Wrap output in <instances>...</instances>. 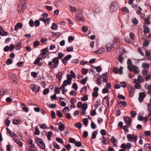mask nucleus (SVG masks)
<instances>
[{
	"label": "nucleus",
	"mask_w": 151,
	"mask_h": 151,
	"mask_svg": "<svg viewBox=\"0 0 151 151\" xmlns=\"http://www.w3.org/2000/svg\"><path fill=\"white\" fill-rule=\"evenodd\" d=\"M59 64V60L57 57H55L52 60V62H48V65L53 68H57Z\"/></svg>",
	"instance_id": "nucleus-1"
},
{
	"label": "nucleus",
	"mask_w": 151,
	"mask_h": 151,
	"mask_svg": "<svg viewBox=\"0 0 151 151\" xmlns=\"http://www.w3.org/2000/svg\"><path fill=\"white\" fill-rule=\"evenodd\" d=\"M27 8L25 1H20L18 5L17 10L19 12H22Z\"/></svg>",
	"instance_id": "nucleus-2"
},
{
	"label": "nucleus",
	"mask_w": 151,
	"mask_h": 151,
	"mask_svg": "<svg viewBox=\"0 0 151 151\" xmlns=\"http://www.w3.org/2000/svg\"><path fill=\"white\" fill-rule=\"evenodd\" d=\"M119 8L118 3L116 1L113 2L110 6V11L113 12L116 11Z\"/></svg>",
	"instance_id": "nucleus-3"
},
{
	"label": "nucleus",
	"mask_w": 151,
	"mask_h": 151,
	"mask_svg": "<svg viewBox=\"0 0 151 151\" xmlns=\"http://www.w3.org/2000/svg\"><path fill=\"white\" fill-rule=\"evenodd\" d=\"M127 137L128 140L129 142H132L133 140L136 143L137 140V137L134 135L132 136L131 134H129L127 135Z\"/></svg>",
	"instance_id": "nucleus-4"
},
{
	"label": "nucleus",
	"mask_w": 151,
	"mask_h": 151,
	"mask_svg": "<svg viewBox=\"0 0 151 151\" xmlns=\"http://www.w3.org/2000/svg\"><path fill=\"white\" fill-rule=\"evenodd\" d=\"M30 88L34 92L37 93L39 90L40 87L34 84H32L30 86Z\"/></svg>",
	"instance_id": "nucleus-5"
},
{
	"label": "nucleus",
	"mask_w": 151,
	"mask_h": 151,
	"mask_svg": "<svg viewBox=\"0 0 151 151\" xmlns=\"http://www.w3.org/2000/svg\"><path fill=\"white\" fill-rule=\"evenodd\" d=\"M37 144L40 146V147L42 149H44L45 148V143L43 142L42 139H39L37 142Z\"/></svg>",
	"instance_id": "nucleus-6"
},
{
	"label": "nucleus",
	"mask_w": 151,
	"mask_h": 151,
	"mask_svg": "<svg viewBox=\"0 0 151 151\" xmlns=\"http://www.w3.org/2000/svg\"><path fill=\"white\" fill-rule=\"evenodd\" d=\"M76 19L77 21L82 20L83 19V16L81 12H77L76 14Z\"/></svg>",
	"instance_id": "nucleus-7"
},
{
	"label": "nucleus",
	"mask_w": 151,
	"mask_h": 151,
	"mask_svg": "<svg viewBox=\"0 0 151 151\" xmlns=\"http://www.w3.org/2000/svg\"><path fill=\"white\" fill-rule=\"evenodd\" d=\"M127 88L129 93V96L131 97H133L134 95V91L132 86L129 85L127 86Z\"/></svg>",
	"instance_id": "nucleus-8"
},
{
	"label": "nucleus",
	"mask_w": 151,
	"mask_h": 151,
	"mask_svg": "<svg viewBox=\"0 0 151 151\" xmlns=\"http://www.w3.org/2000/svg\"><path fill=\"white\" fill-rule=\"evenodd\" d=\"M124 120L126 127H128L131 124L132 119L129 117H126L124 118Z\"/></svg>",
	"instance_id": "nucleus-9"
},
{
	"label": "nucleus",
	"mask_w": 151,
	"mask_h": 151,
	"mask_svg": "<svg viewBox=\"0 0 151 151\" xmlns=\"http://www.w3.org/2000/svg\"><path fill=\"white\" fill-rule=\"evenodd\" d=\"M146 96V95L144 92H140L139 94V102L141 103L144 100V99Z\"/></svg>",
	"instance_id": "nucleus-10"
},
{
	"label": "nucleus",
	"mask_w": 151,
	"mask_h": 151,
	"mask_svg": "<svg viewBox=\"0 0 151 151\" xmlns=\"http://www.w3.org/2000/svg\"><path fill=\"white\" fill-rule=\"evenodd\" d=\"M143 27L144 32L145 34L148 33L150 32V28L148 27V26L145 23L143 24Z\"/></svg>",
	"instance_id": "nucleus-11"
},
{
	"label": "nucleus",
	"mask_w": 151,
	"mask_h": 151,
	"mask_svg": "<svg viewBox=\"0 0 151 151\" xmlns=\"http://www.w3.org/2000/svg\"><path fill=\"white\" fill-rule=\"evenodd\" d=\"M111 141L113 143L112 144V146L113 147L116 146L117 144V142L116 140H115V138L113 137L112 136L110 139Z\"/></svg>",
	"instance_id": "nucleus-12"
},
{
	"label": "nucleus",
	"mask_w": 151,
	"mask_h": 151,
	"mask_svg": "<svg viewBox=\"0 0 151 151\" xmlns=\"http://www.w3.org/2000/svg\"><path fill=\"white\" fill-rule=\"evenodd\" d=\"M71 84L70 82H68V81L65 80L64 81L63 84L60 86V87H61L63 89L64 88H65V86H66L68 85H70Z\"/></svg>",
	"instance_id": "nucleus-13"
},
{
	"label": "nucleus",
	"mask_w": 151,
	"mask_h": 151,
	"mask_svg": "<svg viewBox=\"0 0 151 151\" xmlns=\"http://www.w3.org/2000/svg\"><path fill=\"white\" fill-rule=\"evenodd\" d=\"M13 140L19 147H22V142L19 140L15 138H13Z\"/></svg>",
	"instance_id": "nucleus-14"
},
{
	"label": "nucleus",
	"mask_w": 151,
	"mask_h": 151,
	"mask_svg": "<svg viewBox=\"0 0 151 151\" xmlns=\"http://www.w3.org/2000/svg\"><path fill=\"white\" fill-rule=\"evenodd\" d=\"M61 122H60L58 124H60L59 126L58 129L60 131H63L65 129V127L64 124H61Z\"/></svg>",
	"instance_id": "nucleus-15"
},
{
	"label": "nucleus",
	"mask_w": 151,
	"mask_h": 151,
	"mask_svg": "<svg viewBox=\"0 0 151 151\" xmlns=\"http://www.w3.org/2000/svg\"><path fill=\"white\" fill-rule=\"evenodd\" d=\"M145 55L147 57V59L149 60H151V56H150V52L146 50L145 51Z\"/></svg>",
	"instance_id": "nucleus-16"
},
{
	"label": "nucleus",
	"mask_w": 151,
	"mask_h": 151,
	"mask_svg": "<svg viewBox=\"0 0 151 151\" xmlns=\"http://www.w3.org/2000/svg\"><path fill=\"white\" fill-rule=\"evenodd\" d=\"M147 107L148 111L149 112L148 116L150 117L151 116V103L148 104Z\"/></svg>",
	"instance_id": "nucleus-17"
},
{
	"label": "nucleus",
	"mask_w": 151,
	"mask_h": 151,
	"mask_svg": "<svg viewBox=\"0 0 151 151\" xmlns=\"http://www.w3.org/2000/svg\"><path fill=\"white\" fill-rule=\"evenodd\" d=\"M37 149L34 145L30 146L28 148V151H37Z\"/></svg>",
	"instance_id": "nucleus-18"
},
{
	"label": "nucleus",
	"mask_w": 151,
	"mask_h": 151,
	"mask_svg": "<svg viewBox=\"0 0 151 151\" xmlns=\"http://www.w3.org/2000/svg\"><path fill=\"white\" fill-rule=\"evenodd\" d=\"M142 66L144 69H147L149 68L150 64L146 63H144L142 64Z\"/></svg>",
	"instance_id": "nucleus-19"
},
{
	"label": "nucleus",
	"mask_w": 151,
	"mask_h": 151,
	"mask_svg": "<svg viewBox=\"0 0 151 151\" xmlns=\"http://www.w3.org/2000/svg\"><path fill=\"white\" fill-rule=\"evenodd\" d=\"M22 24L21 23H17L15 26V30H17L18 28H19V29L21 28L22 27Z\"/></svg>",
	"instance_id": "nucleus-20"
},
{
	"label": "nucleus",
	"mask_w": 151,
	"mask_h": 151,
	"mask_svg": "<svg viewBox=\"0 0 151 151\" xmlns=\"http://www.w3.org/2000/svg\"><path fill=\"white\" fill-rule=\"evenodd\" d=\"M51 29L53 30H56L58 29V26L56 23H53L52 25Z\"/></svg>",
	"instance_id": "nucleus-21"
},
{
	"label": "nucleus",
	"mask_w": 151,
	"mask_h": 151,
	"mask_svg": "<svg viewBox=\"0 0 151 151\" xmlns=\"http://www.w3.org/2000/svg\"><path fill=\"white\" fill-rule=\"evenodd\" d=\"M21 105L22 106V109L23 111L26 113H27L29 111V109L26 107L24 104H22Z\"/></svg>",
	"instance_id": "nucleus-22"
},
{
	"label": "nucleus",
	"mask_w": 151,
	"mask_h": 151,
	"mask_svg": "<svg viewBox=\"0 0 151 151\" xmlns=\"http://www.w3.org/2000/svg\"><path fill=\"white\" fill-rule=\"evenodd\" d=\"M112 45L111 44H107L106 45V50L108 51H110L111 50Z\"/></svg>",
	"instance_id": "nucleus-23"
},
{
	"label": "nucleus",
	"mask_w": 151,
	"mask_h": 151,
	"mask_svg": "<svg viewBox=\"0 0 151 151\" xmlns=\"http://www.w3.org/2000/svg\"><path fill=\"white\" fill-rule=\"evenodd\" d=\"M102 142L105 144H107L109 143V141L106 139L104 137H102V139L101 140Z\"/></svg>",
	"instance_id": "nucleus-24"
},
{
	"label": "nucleus",
	"mask_w": 151,
	"mask_h": 151,
	"mask_svg": "<svg viewBox=\"0 0 151 151\" xmlns=\"http://www.w3.org/2000/svg\"><path fill=\"white\" fill-rule=\"evenodd\" d=\"M119 104L120 105V107H122V106L125 107L127 106V103L125 101H121L119 103Z\"/></svg>",
	"instance_id": "nucleus-25"
},
{
	"label": "nucleus",
	"mask_w": 151,
	"mask_h": 151,
	"mask_svg": "<svg viewBox=\"0 0 151 151\" xmlns=\"http://www.w3.org/2000/svg\"><path fill=\"white\" fill-rule=\"evenodd\" d=\"M41 51L42 52V53L44 55L46 54L47 53H48L49 52V51L47 50V48L43 49L41 50Z\"/></svg>",
	"instance_id": "nucleus-26"
},
{
	"label": "nucleus",
	"mask_w": 151,
	"mask_h": 151,
	"mask_svg": "<svg viewBox=\"0 0 151 151\" xmlns=\"http://www.w3.org/2000/svg\"><path fill=\"white\" fill-rule=\"evenodd\" d=\"M62 73L61 72H59L56 75V77L58 78L60 81L62 78Z\"/></svg>",
	"instance_id": "nucleus-27"
},
{
	"label": "nucleus",
	"mask_w": 151,
	"mask_h": 151,
	"mask_svg": "<svg viewBox=\"0 0 151 151\" xmlns=\"http://www.w3.org/2000/svg\"><path fill=\"white\" fill-rule=\"evenodd\" d=\"M82 123L78 122L75 124L74 126L78 129H81L82 127Z\"/></svg>",
	"instance_id": "nucleus-28"
},
{
	"label": "nucleus",
	"mask_w": 151,
	"mask_h": 151,
	"mask_svg": "<svg viewBox=\"0 0 151 151\" xmlns=\"http://www.w3.org/2000/svg\"><path fill=\"white\" fill-rule=\"evenodd\" d=\"M83 124L86 127H87L88 123V120L87 118H85L83 119Z\"/></svg>",
	"instance_id": "nucleus-29"
},
{
	"label": "nucleus",
	"mask_w": 151,
	"mask_h": 151,
	"mask_svg": "<svg viewBox=\"0 0 151 151\" xmlns=\"http://www.w3.org/2000/svg\"><path fill=\"white\" fill-rule=\"evenodd\" d=\"M21 45L20 42H18L15 45L16 47V48H15L17 50H19L21 47Z\"/></svg>",
	"instance_id": "nucleus-30"
},
{
	"label": "nucleus",
	"mask_w": 151,
	"mask_h": 151,
	"mask_svg": "<svg viewBox=\"0 0 151 151\" xmlns=\"http://www.w3.org/2000/svg\"><path fill=\"white\" fill-rule=\"evenodd\" d=\"M133 72L136 74H137L138 73V68L135 66L133 65Z\"/></svg>",
	"instance_id": "nucleus-31"
},
{
	"label": "nucleus",
	"mask_w": 151,
	"mask_h": 151,
	"mask_svg": "<svg viewBox=\"0 0 151 151\" xmlns=\"http://www.w3.org/2000/svg\"><path fill=\"white\" fill-rule=\"evenodd\" d=\"M72 57V56L71 55H68L64 57L63 59L67 61L69 60Z\"/></svg>",
	"instance_id": "nucleus-32"
},
{
	"label": "nucleus",
	"mask_w": 151,
	"mask_h": 151,
	"mask_svg": "<svg viewBox=\"0 0 151 151\" xmlns=\"http://www.w3.org/2000/svg\"><path fill=\"white\" fill-rule=\"evenodd\" d=\"M97 133V131L96 130L94 131L93 132L92 135V139H94L95 138Z\"/></svg>",
	"instance_id": "nucleus-33"
},
{
	"label": "nucleus",
	"mask_w": 151,
	"mask_h": 151,
	"mask_svg": "<svg viewBox=\"0 0 151 151\" xmlns=\"http://www.w3.org/2000/svg\"><path fill=\"white\" fill-rule=\"evenodd\" d=\"M137 80L139 82H142L144 81V79L143 77L141 76H138Z\"/></svg>",
	"instance_id": "nucleus-34"
},
{
	"label": "nucleus",
	"mask_w": 151,
	"mask_h": 151,
	"mask_svg": "<svg viewBox=\"0 0 151 151\" xmlns=\"http://www.w3.org/2000/svg\"><path fill=\"white\" fill-rule=\"evenodd\" d=\"M72 77L69 74H68L67 76V81H68V82H70L71 83V80H72Z\"/></svg>",
	"instance_id": "nucleus-35"
},
{
	"label": "nucleus",
	"mask_w": 151,
	"mask_h": 151,
	"mask_svg": "<svg viewBox=\"0 0 151 151\" xmlns=\"http://www.w3.org/2000/svg\"><path fill=\"white\" fill-rule=\"evenodd\" d=\"M64 55V54H63L61 52H59L58 53V57L57 58L59 60V59H61Z\"/></svg>",
	"instance_id": "nucleus-36"
},
{
	"label": "nucleus",
	"mask_w": 151,
	"mask_h": 151,
	"mask_svg": "<svg viewBox=\"0 0 151 151\" xmlns=\"http://www.w3.org/2000/svg\"><path fill=\"white\" fill-rule=\"evenodd\" d=\"M13 62V60L11 58H9L7 59L6 64L7 65H9L11 64Z\"/></svg>",
	"instance_id": "nucleus-37"
},
{
	"label": "nucleus",
	"mask_w": 151,
	"mask_h": 151,
	"mask_svg": "<svg viewBox=\"0 0 151 151\" xmlns=\"http://www.w3.org/2000/svg\"><path fill=\"white\" fill-rule=\"evenodd\" d=\"M147 89L148 90V93L149 96L151 95V86H147Z\"/></svg>",
	"instance_id": "nucleus-38"
},
{
	"label": "nucleus",
	"mask_w": 151,
	"mask_h": 151,
	"mask_svg": "<svg viewBox=\"0 0 151 151\" xmlns=\"http://www.w3.org/2000/svg\"><path fill=\"white\" fill-rule=\"evenodd\" d=\"M29 24L30 26L31 27H33L34 25V21L32 19H31L29 21Z\"/></svg>",
	"instance_id": "nucleus-39"
},
{
	"label": "nucleus",
	"mask_w": 151,
	"mask_h": 151,
	"mask_svg": "<svg viewBox=\"0 0 151 151\" xmlns=\"http://www.w3.org/2000/svg\"><path fill=\"white\" fill-rule=\"evenodd\" d=\"M94 68L96 69V71L98 73L100 72L102 70L101 67L100 66L94 67Z\"/></svg>",
	"instance_id": "nucleus-40"
},
{
	"label": "nucleus",
	"mask_w": 151,
	"mask_h": 151,
	"mask_svg": "<svg viewBox=\"0 0 151 151\" xmlns=\"http://www.w3.org/2000/svg\"><path fill=\"white\" fill-rule=\"evenodd\" d=\"M44 55L43 54L41 53L38 55V58H39L40 60H42L45 58V56H44Z\"/></svg>",
	"instance_id": "nucleus-41"
},
{
	"label": "nucleus",
	"mask_w": 151,
	"mask_h": 151,
	"mask_svg": "<svg viewBox=\"0 0 151 151\" xmlns=\"http://www.w3.org/2000/svg\"><path fill=\"white\" fill-rule=\"evenodd\" d=\"M106 73H105L104 74H102L101 76L100 77V78H102L103 79V81L105 83H106L107 82V80L105 78H103L102 77L103 76H105V77L106 76V75H105V74Z\"/></svg>",
	"instance_id": "nucleus-42"
},
{
	"label": "nucleus",
	"mask_w": 151,
	"mask_h": 151,
	"mask_svg": "<svg viewBox=\"0 0 151 151\" xmlns=\"http://www.w3.org/2000/svg\"><path fill=\"white\" fill-rule=\"evenodd\" d=\"M56 114L59 118H61L63 114L59 110L57 111Z\"/></svg>",
	"instance_id": "nucleus-43"
},
{
	"label": "nucleus",
	"mask_w": 151,
	"mask_h": 151,
	"mask_svg": "<svg viewBox=\"0 0 151 151\" xmlns=\"http://www.w3.org/2000/svg\"><path fill=\"white\" fill-rule=\"evenodd\" d=\"M144 21L146 24H150L151 23L149 19L148 18H145L144 19Z\"/></svg>",
	"instance_id": "nucleus-44"
},
{
	"label": "nucleus",
	"mask_w": 151,
	"mask_h": 151,
	"mask_svg": "<svg viewBox=\"0 0 151 151\" xmlns=\"http://www.w3.org/2000/svg\"><path fill=\"white\" fill-rule=\"evenodd\" d=\"M130 38L132 40H134L135 39L134 35V33L130 32L129 34Z\"/></svg>",
	"instance_id": "nucleus-45"
},
{
	"label": "nucleus",
	"mask_w": 151,
	"mask_h": 151,
	"mask_svg": "<svg viewBox=\"0 0 151 151\" xmlns=\"http://www.w3.org/2000/svg\"><path fill=\"white\" fill-rule=\"evenodd\" d=\"M60 88L56 87L55 90V93L56 94H58L59 93L60 91Z\"/></svg>",
	"instance_id": "nucleus-46"
},
{
	"label": "nucleus",
	"mask_w": 151,
	"mask_h": 151,
	"mask_svg": "<svg viewBox=\"0 0 151 151\" xmlns=\"http://www.w3.org/2000/svg\"><path fill=\"white\" fill-rule=\"evenodd\" d=\"M40 132L38 128L36 127L35 129V135H38L40 134Z\"/></svg>",
	"instance_id": "nucleus-47"
},
{
	"label": "nucleus",
	"mask_w": 151,
	"mask_h": 151,
	"mask_svg": "<svg viewBox=\"0 0 151 151\" xmlns=\"http://www.w3.org/2000/svg\"><path fill=\"white\" fill-rule=\"evenodd\" d=\"M75 145V146L77 147H80L81 146L82 143L80 142H76Z\"/></svg>",
	"instance_id": "nucleus-48"
},
{
	"label": "nucleus",
	"mask_w": 151,
	"mask_h": 151,
	"mask_svg": "<svg viewBox=\"0 0 151 151\" xmlns=\"http://www.w3.org/2000/svg\"><path fill=\"white\" fill-rule=\"evenodd\" d=\"M56 140L58 142L62 144L63 142V140L60 138L57 137L56 138Z\"/></svg>",
	"instance_id": "nucleus-49"
},
{
	"label": "nucleus",
	"mask_w": 151,
	"mask_h": 151,
	"mask_svg": "<svg viewBox=\"0 0 151 151\" xmlns=\"http://www.w3.org/2000/svg\"><path fill=\"white\" fill-rule=\"evenodd\" d=\"M53 146L56 148L57 149H59L60 148V147L55 142H53Z\"/></svg>",
	"instance_id": "nucleus-50"
},
{
	"label": "nucleus",
	"mask_w": 151,
	"mask_h": 151,
	"mask_svg": "<svg viewBox=\"0 0 151 151\" xmlns=\"http://www.w3.org/2000/svg\"><path fill=\"white\" fill-rule=\"evenodd\" d=\"M121 87L124 88H125L126 87V83L125 82H121L120 83Z\"/></svg>",
	"instance_id": "nucleus-51"
},
{
	"label": "nucleus",
	"mask_w": 151,
	"mask_h": 151,
	"mask_svg": "<svg viewBox=\"0 0 151 151\" xmlns=\"http://www.w3.org/2000/svg\"><path fill=\"white\" fill-rule=\"evenodd\" d=\"M151 77V75L149 74H147L145 76V79L146 81H147L148 80L150 79Z\"/></svg>",
	"instance_id": "nucleus-52"
},
{
	"label": "nucleus",
	"mask_w": 151,
	"mask_h": 151,
	"mask_svg": "<svg viewBox=\"0 0 151 151\" xmlns=\"http://www.w3.org/2000/svg\"><path fill=\"white\" fill-rule=\"evenodd\" d=\"M76 141V139L71 137L69 139V142L71 143L75 144Z\"/></svg>",
	"instance_id": "nucleus-53"
},
{
	"label": "nucleus",
	"mask_w": 151,
	"mask_h": 151,
	"mask_svg": "<svg viewBox=\"0 0 151 151\" xmlns=\"http://www.w3.org/2000/svg\"><path fill=\"white\" fill-rule=\"evenodd\" d=\"M113 72L118 74L119 71V69L117 68L114 67L113 68Z\"/></svg>",
	"instance_id": "nucleus-54"
},
{
	"label": "nucleus",
	"mask_w": 151,
	"mask_h": 151,
	"mask_svg": "<svg viewBox=\"0 0 151 151\" xmlns=\"http://www.w3.org/2000/svg\"><path fill=\"white\" fill-rule=\"evenodd\" d=\"M124 59V58L122 56V55H120L119 56V60L120 63H122Z\"/></svg>",
	"instance_id": "nucleus-55"
},
{
	"label": "nucleus",
	"mask_w": 151,
	"mask_h": 151,
	"mask_svg": "<svg viewBox=\"0 0 151 151\" xmlns=\"http://www.w3.org/2000/svg\"><path fill=\"white\" fill-rule=\"evenodd\" d=\"M79 60L77 59H74L71 60V63H75L77 64L78 63Z\"/></svg>",
	"instance_id": "nucleus-56"
},
{
	"label": "nucleus",
	"mask_w": 151,
	"mask_h": 151,
	"mask_svg": "<svg viewBox=\"0 0 151 151\" xmlns=\"http://www.w3.org/2000/svg\"><path fill=\"white\" fill-rule=\"evenodd\" d=\"M148 73V71L147 70L144 69L142 70L141 73L143 75H145L147 74Z\"/></svg>",
	"instance_id": "nucleus-57"
},
{
	"label": "nucleus",
	"mask_w": 151,
	"mask_h": 151,
	"mask_svg": "<svg viewBox=\"0 0 151 151\" xmlns=\"http://www.w3.org/2000/svg\"><path fill=\"white\" fill-rule=\"evenodd\" d=\"M136 114V111H132L131 112V115L132 118L134 117Z\"/></svg>",
	"instance_id": "nucleus-58"
},
{
	"label": "nucleus",
	"mask_w": 151,
	"mask_h": 151,
	"mask_svg": "<svg viewBox=\"0 0 151 151\" xmlns=\"http://www.w3.org/2000/svg\"><path fill=\"white\" fill-rule=\"evenodd\" d=\"M91 127L92 129H94L96 127V125L93 121L91 122Z\"/></svg>",
	"instance_id": "nucleus-59"
},
{
	"label": "nucleus",
	"mask_w": 151,
	"mask_h": 151,
	"mask_svg": "<svg viewBox=\"0 0 151 151\" xmlns=\"http://www.w3.org/2000/svg\"><path fill=\"white\" fill-rule=\"evenodd\" d=\"M69 108L68 107H65L63 110V112L65 114L67 111H69Z\"/></svg>",
	"instance_id": "nucleus-60"
},
{
	"label": "nucleus",
	"mask_w": 151,
	"mask_h": 151,
	"mask_svg": "<svg viewBox=\"0 0 151 151\" xmlns=\"http://www.w3.org/2000/svg\"><path fill=\"white\" fill-rule=\"evenodd\" d=\"M149 44V41L146 40H145L143 44V45L144 46H148Z\"/></svg>",
	"instance_id": "nucleus-61"
},
{
	"label": "nucleus",
	"mask_w": 151,
	"mask_h": 151,
	"mask_svg": "<svg viewBox=\"0 0 151 151\" xmlns=\"http://www.w3.org/2000/svg\"><path fill=\"white\" fill-rule=\"evenodd\" d=\"M113 42L115 43H116L117 44H118L119 45V44L120 42V40L118 38L115 37L114 38V40L113 41Z\"/></svg>",
	"instance_id": "nucleus-62"
},
{
	"label": "nucleus",
	"mask_w": 151,
	"mask_h": 151,
	"mask_svg": "<svg viewBox=\"0 0 151 151\" xmlns=\"http://www.w3.org/2000/svg\"><path fill=\"white\" fill-rule=\"evenodd\" d=\"M135 88L136 89H139L141 88V86L138 83H137L134 86Z\"/></svg>",
	"instance_id": "nucleus-63"
},
{
	"label": "nucleus",
	"mask_w": 151,
	"mask_h": 151,
	"mask_svg": "<svg viewBox=\"0 0 151 151\" xmlns=\"http://www.w3.org/2000/svg\"><path fill=\"white\" fill-rule=\"evenodd\" d=\"M40 44V42L39 41H35L34 44L33 46L35 47H36Z\"/></svg>",
	"instance_id": "nucleus-64"
}]
</instances>
